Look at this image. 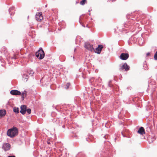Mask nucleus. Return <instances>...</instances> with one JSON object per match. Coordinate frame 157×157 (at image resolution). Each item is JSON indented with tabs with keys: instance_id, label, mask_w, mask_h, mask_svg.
<instances>
[{
	"instance_id": "nucleus-1",
	"label": "nucleus",
	"mask_w": 157,
	"mask_h": 157,
	"mask_svg": "<svg viewBox=\"0 0 157 157\" xmlns=\"http://www.w3.org/2000/svg\"><path fill=\"white\" fill-rule=\"evenodd\" d=\"M18 134V129L13 127L12 128L8 130L7 132V135L10 137H13L17 136Z\"/></svg>"
},
{
	"instance_id": "nucleus-2",
	"label": "nucleus",
	"mask_w": 157,
	"mask_h": 157,
	"mask_svg": "<svg viewBox=\"0 0 157 157\" xmlns=\"http://www.w3.org/2000/svg\"><path fill=\"white\" fill-rule=\"evenodd\" d=\"M36 57L39 59H42L44 58V53L41 48L36 52Z\"/></svg>"
},
{
	"instance_id": "nucleus-3",
	"label": "nucleus",
	"mask_w": 157,
	"mask_h": 157,
	"mask_svg": "<svg viewBox=\"0 0 157 157\" xmlns=\"http://www.w3.org/2000/svg\"><path fill=\"white\" fill-rule=\"evenodd\" d=\"M35 17L36 20L38 21H41L43 18L41 12H38L37 13Z\"/></svg>"
},
{
	"instance_id": "nucleus-4",
	"label": "nucleus",
	"mask_w": 157,
	"mask_h": 157,
	"mask_svg": "<svg viewBox=\"0 0 157 157\" xmlns=\"http://www.w3.org/2000/svg\"><path fill=\"white\" fill-rule=\"evenodd\" d=\"M84 47L85 48L91 52L94 51V49L93 47V45L90 44L88 43H86Z\"/></svg>"
},
{
	"instance_id": "nucleus-5",
	"label": "nucleus",
	"mask_w": 157,
	"mask_h": 157,
	"mask_svg": "<svg viewBox=\"0 0 157 157\" xmlns=\"http://www.w3.org/2000/svg\"><path fill=\"white\" fill-rule=\"evenodd\" d=\"M129 57V55L128 53H122L120 56V58L124 60H126Z\"/></svg>"
},
{
	"instance_id": "nucleus-6",
	"label": "nucleus",
	"mask_w": 157,
	"mask_h": 157,
	"mask_svg": "<svg viewBox=\"0 0 157 157\" xmlns=\"http://www.w3.org/2000/svg\"><path fill=\"white\" fill-rule=\"evenodd\" d=\"M20 108L21 109L20 111V113L23 115L25 114V113L27 109L26 106L25 105H21Z\"/></svg>"
},
{
	"instance_id": "nucleus-7",
	"label": "nucleus",
	"mask_w": 157,
	"mask_h": 157,
	"mask_svg": "<svg viewBox=\"0 0 157 157\" xmlns=\"http://www.w3.org/2000/svg\"><path fill=\"white\" fill-rule=\"evenodd\" d=\"M103 48V46L102 45H99L98 48H96L95 50H94V51L97 53L100 54Z\"/></svg>"
},
{
	"instance_id": "nucleus-8",
	"label": "nucleus",
	"mask_w": 157,
	"mask_h": 157,
	"mask_svg": "<svg viewBox=\"0 0 157 157\" xmlns=\"http://www.w3.org/2000/svg\"><path fill=\"white\" fill-rule=\"evenodd\" d=\"M10 94L13 95H20L21 93L19 91L17 90H13L10 91Z\"/></svg>"
},
{
	"instance_id": "nucleus-9",
	"label": "nucleus",
	"mask_w": 157,
	"mask_h": 157,
	"mask_svg": "<svg viewBox=\"0 0 157 157\" xmlns=\"http://www.w3.org/2000/svg\"><path fill=\"white\" fill-rule=\"evenodd\" d=\"M137 132L142 135L145 134V131L144 128L143 127H141L138 130Z\"/></svg>"
},
{
	"instance_id": "nucleus-10",
	"label": "nucleus",
	"mask_w": 157,
	"mask_h": 157,
	"mask_svg": "<svg viewBox=\"0 0 157 157\" xmlns=\"http://www.w3.org/2000/svg\"><path fill=\"white\" fill-rule=\"evenodd\" d=\"M10 145L9 144L6 143L4 144L3 146V148L5 151H7L10 149Z\"/></svg>"
},
{
	"instance_id": "nucleus-11",
	"label": "nucleus",
	"mask_w": 157,
	"mask_h": 157,
	"mask_svg": "<svg viewBox=\"0 0 157 157\" xmlns=\"http://www.w3.org/2000/svg\"><path fill=\"white\" fill-rule=\"evenodd\" d=\"M129 67L126 63H124L121 67V70L125 69V71H128L129 70Z\"/></svg>"
},
{
	"instance_id": "nucleus-12",
	"label": "nucleus",
	"mask_w": 157,
	"mask_h": 157,
	"mask_svg": "<svg viewBox=\"0 0 157 157\" xmlns=\"http://www.w3.org/2000/svg\"><path fill=\"white\" fill-rule=\"evenodd\" d=\"M6 113V111L4 109L0 110V119L4 117Z\"/></svg>"
},
{
	"instance_id": "nucleus-13",
	"label": "nucleus",
	"mask_w": 157,
	"mask_h": 157,
	"mask_svg": "<svg viewBox=\"0 0 157 157\" xmlns=\"http://www.w3.org/2000/svg\"><path fill=\"white\" fill-rule=\"evenodd\" d=\"M13 111L17 113H19V108L16 107H14L13 108Z\"/></svg>"
},
{
	"instance_id": "nucleus-14",
	"label": "nucleus",
	"mask_w": 157,
	"mask_h": 157,
	"mask_svg": "<svg viewBox=\"0 0 157 157\" xmlns=\"http://www.w3.org/2000/svg\"><path fill=\"white\" fill-rule=\"evenodd\" d=\"M86 3H87L86 0H82L80 2V4L82 5H84Z\"/></svg>"
},
{
	"instance_id": "nucleus-15",
	"label": "nucleus",
	"mask_w": 157,
	"mask_h": 157,
	"mask_svg": "<svg viewBox=\"0 0 157 157\" xmlns=\"http://www.w3.org/2000/svg\"><path fill=\"white\" fill-rule=\"evenodd\" d=\"M28 76L26 75H24L23 76V80L25 81L26 82L28 80Z\"/></svg>"
},
{
	"instance_id": "nucleus-16",
	"label": "nucleus",
	"mask_w": 157,
	"mask_h": 157,
	"mask_svg": "<svg viewBox=\"0 0 157 157\" xmlns=\"http://www.w3.org/2000/svg\"><path fill=\"white\" fill-rule=\"evenodd\" d=\"M26 92L25 91H24L22 93V98L24 99L25 97L26 96Z\"/></svg>"
},
{
	"instance_id": "nucleus-17",
	"label": "nucleus",
	"mask_w": 157,
	"mask_h": 157,
	"mask_svg": "<svg viewBox=\"0 0 157 157\" xmlns=\"http://www.w3.org/2000/svg\"><path fill=\"white\" fill-rule=\"evenodd\" d=\"M26 92L25 91H24L22 93V98L24 99L25 97L26 96Z\"/></svg>"
},
{
	"instance_id": "nucleus-18",
	"label": "nucleus",
	"mask_w": 157,
	"mask_h": 157,
	"mask_svg": "<svg viewBox=\"0 0 157 157\" xmlns=\"http://www.w3.org/2000/svg\"><path fill=\"white\" fill-rule=\"evenodd\" d=\"M26 111H27V113L29 114H30L31 113V109H26Z\"/></svg>"
},
{
	"instance_id": "nucleus-19",
	"label": "nucleus",
	"mask_w": 157,
	"mask_h": 157,
	"mask_svg": "<svg viewBox=\"0 0 157 157\" xmlns=\"http://www.w3.org/2000/svg\"><path fill=\"white\" fill-rule=\"evenodd\" d=\"M154 59L155 60H157V51L154 55Z\"/></svg>"
},
{
	"instance_id": "nucleus-20",
	"label": "nucleus",
	"mask_w": 157,
	"mask_h": 157,
	"mask_svg": "<svg viewBox=\"0 0 157 157\" xmlns=\"http://www.w3.org/2000/svg\"><path fill=\"white\" fill-rule=\"evenodd\" d=\"M34 72L33 71H30V72L29 73L30 75H32L33 74Z\"/></svg>"
},
{
	"instance_id": "nucleus-21",
	"label": "nucleus",
	"mask_w": 157,
	"mask_h": 157,
	"mask_svg": "<svg viewBox=\"0 0 157 157\" xmlns=\"http://www.w3.org/2000/svg\"><path fill=\"white\" fill-rule=\"evenodd\" d=\"M14 7H11V8H10V9H9V10L10 11V12L11 10H13L14 9Z\"/></svg>"
},
{
	"instance_id": "nucleus-22",
	"label": "nucleus",
	"mask_w": 157,
	"mask_h": 157,
	"mask_svg": "<svg viewBox=\"0 0 157 157\" xmlns=\"http://www.w3.org/2000/svg\"><path fill=\"white\" fill-rule=\"evenodd\" d=\"M70 83H67V85H66V86H67V89L69 86H70Z\"/></svg>"
},
{
	"instance_id": "nucleus-23",
	"label": "nucleus",
	"mask_w": 157,
	"mask_h": 157,
	"mask_svg": "<svg viewBox=\"0 0 157 157\" xmlns=\"http://www.w3.org/2000/svg\"><path fill=\"white\" fill-rule=\"evenodd\" d=\"M147 56H148L150 55V53L149 52H148L146 54Z\"/></svg>"
},
{
	"instance_id": "nucleus-24",
	"label": "nucleus",
	"mask_w": 157,
	"mask_h": 157,
	"mask_svg": "<svg viewBox=\"0 0 157 157\" xmlns=\"http://www.w3.org/2000/svg\"><path fill=\"white\" fill-rule=\"evenodd\" d=\"M8 157H15L14 156H8Z\"/></svg>"
},
{
	"instance_id": "nucleus-25",
	"label": "nucleus",
	"mask_w": 157,
	"mask_h": 157,
	"mask_svg": "<svg viewBox=\"0 0 157 157\" xmlns=\"http://www.w3.org/2000/svg\"><path fill=\"white\" fill-rule=\"evenodd\" d=\"M47 143H48V144H50V142H47Z\"/></svg>"
},
{
	"instance_id": "nucleus-26",
	"label": "nucleus",
	"mask_w": 157,
	"mask_h": 157,
	"mask_svg": "<svg viewBox=\"0 0 157 157\" xmlns=\"http://www.w3.org/2000/svg\"><path fill=\"white\" fill-rule=\"evenodd\" d=\"M78 2H78V1H77V2H76V4H78Z\"/></svg>"
},
{
	"instance_id": "nucleus-27",
	"label": "nucleus",
	"mask_w": 157,
	"mask_h": 157,
	"mask_svg": "<svg viewBox=\"0 0 157 157\" xmlns=\"http://www.w3.org/2000/svg\"><path fill=\"white\" fill-rule=\"evenodd\" d=\"M10 14H11V15H12V13H10Z\"/></svg>"
}]
</instances>
